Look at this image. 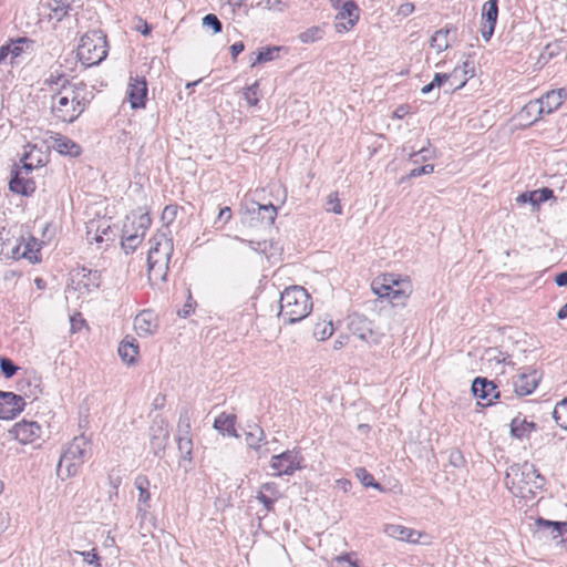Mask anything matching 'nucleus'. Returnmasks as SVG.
<instances>
[{
	"mask_svg": "<svg viewBox=\"0 0 567 567\" xmlns=\"http://www.w3.org/2000/svg\"><path fill=\"white\" fill-rule=\"evenodd\" d=\"M92 99L93 93L84 82L59 87L51 95V113L61 122L72 123L85 111Z\"/></svg>",
	"mask_w": 567,
	"mask_h": 567,
	"instance_id": "obj_1",
	"label": "nucleus"
},
{
	"mask_svg": "<svg viewBox=\"0 0 567 567\" xmlns=\"http://www.w3.org/2000/svg\"><path fill=\"white\" fill-rule=\"evenodd\" d=\"M147 252V274L150 280L165 281L168 264L174 250L173 239L164 230H159L150 239Z\"/></svg>",
	"mask_w": 567,
	"mask_h": 567,
	"instance_id": "obj_2",
	"label": "nucleus"
},
{
	"mask_svg": "<svg viewBox=\"0 0 567 567\" xmlns=\"http://www.w3.org/2000/svg\"><path fill=\"white\" fill-rule=\"evenodd\" d=\"M279 307V317L284 322H299L312 310L311 296L301 286L288 287L280 295Z\"/></svg>",
	"mask_w": 567,
	"mask_h": 567,
	"instance_id": "obj_3",
	"label": "nucleus"
},
{
	"mask_svg": "<svg viewBox=\"0 0 567 567\" xmlns=\"http://www.w3.org/2000/svg\"><path fill=\"white\" fill-rule=\"evenodd\" d=\"M76 56L86 68L99 65L107 56L106 35L101 30L86 32L80 39Z\"/></svg>",
	"mask_w": 567,
	"mask_h": 567,
	"instance_id": "obj_4",
	"label": "nucleus"
},
{
	"mask_svg": "<svg viewBox=\"0 0 567 567\" xmlns=\"http://www.w3.org/2000/svg\"><path fill=\"white\" fill-rule=\"evenodd\" d=\"M544 481L535 466L528 462L514 464L506 472V484L511 489L516 488L519 493H523L526 487L532 492V487H540Z\"/></svg>",
	"mask_w": 567,
	"mask_h": 567,
	"instance_id": "obj_5",
	"label": "nucleus"
},
{
	"mask_svg": "<svg viewBox=\"0 0 567 567\" xmlns=\"http://www.w3.org/2000/svg\"><path fill=\"white\" fill-rule=\"evenodd\" d=\"M92 449L90 440L84 436H75L60 457L58 468L66 465L69 474H74L76 467L91 457Z\"/></svg>",
	"mask_w": 567,
	"mask_h": 567,
	"instance_id": "obj_6",
	"label": "nucleus"
},
{
	"mask_svg": "<svg viewBox=\"0 0 567 567\" xmlns=\"http://www.w3.org/2000/svg\"><path fill=\"white\" fill-rule=\"evenodd\" d=\"M567 99V90L566 89H557L546 92L542 97L534 102H529L525 109L530 111H536L538 113V117L534 121L540 118L543 114H551L564 103Z\"/></svg>",
	"mask_w": 567,
	"mask_h": 567,
	"instance_id": "obj_7",
	"label": "nucleus"
},
{
	"mask_svg": "<svg viewBox=\"0 0 567 567\" xmlns=\"http://www.w3.org/2000/svg\"><path fill=\"white\" fill-rule=\"evenodd\" d=\"M302 461L303 457L298 450H287L271 457L270 467L276 476L292 475L297 470L302 468Z\"/></svg>",
	"mask_w": 567,
	"mask_h": 567,
	"instance_id": "obj_8",
	"label": "nucleus"
},
{
	"mask_svg": "<svg viewBox=\"0 0 567 567\" xmlns=\"http://www.w3.org/2000/svg\"><path fill=\"white\" fill-rule=\"evenodd\" d=\"M244 435L247 449L254 451L257 458H262L268 455V441L266 440L264 429L259 424L248 423L244 430Z\"/></svg>",
	"mask_w": 567,
	"mask_h": 567,
	"instance_id": "obj_9",
	"label": "nucleus"
},
{
	"mask_svg": "<svg viewBox=\"0 0 567 567\" xmlns=\"http://www.w3.org/2000/svg\"><path fill=\"white\" fill-rule=\"evenodd\" d=\"M348 329L359 339L369 342H378V333L374 330L373 322L363 315L352 313L348 317Z\"/></svg>",
	"mask_w": 567,
	"mask_h": 567,
	"instance_id": "obj_10",
	"label": "nucleus"
},
{
	"mask_svg": "<svg viewBox=\"0 0 567 567\" xmlns=\"http://www.w3.org/2000/svg\"><path fill=\"white\" fill-rule=\"evenodd\" d=\"M148 436L150 445L154 455H159L163 453L166 449L169 437L168 424L163 417L156 416L153 420L148 429Z\"/></svg>",
	"mask_w": 567,
	"mask_h": 567,
	"instance_id": "obj_11",
	"label": "nucleus"
},
{
	"mask_svg": "<svg viewBox=\"0 0 567 567\" xmlns=\"http://www.w3.org/2000/svg\"><path fill=\"white\" fill-rule=\"evenodd\" d=\"M134 486L138 491L136 517L143 523L151 516V493L150 480L145 475H137L134 480Z\"/></svg>",
	"mask_w": 567,
	"mask_h": 567,
	"instance_id": "obj_12",
	"label": "nucleus"
},
{
	"mask_svg": "<svg viewBox=\"0 0 567 567\" xmlns=\"http://www.w3.org/2000/svg\"><path fill=\"white\" fill-rule=\"evenodd\" d=\"M25 406L24 399L13 392L0 390V419L12 420L19 415Z\"/></svg>",
	"mask_w": 567,
	"mask_h": 567,
	"instance_id": "obj_13",
	"label": "nucleus"
},
{
	"mask_svg": "<svg viewBox=\"0 0 567 567\" xmlns=\"http://www.w3.org/2000/svg\"><path fill=\"white\" fill-rule=\"evenodd\" d=\"M542 379V373L536 369L527 368L513 380L514 392L519 396L532 394Z\"/></svg>",
	"mask_w": 567,
	"mask_h": 567,
	"instance_id": "obj_14",
	"label": "nucleus"
},
{
	"mask_svg": "<svg viewBox=\"0 0 567 567\" xmlns=\"http://www.w3.org/2000/svg\"><path fill=\"white\" fill-rule=\"evenodd\" d=\"M10 434L21 444H31L41 437L42 427L35 421L22 420L13 425Z\"/></svg>",
	"mask_w": 567,
	"mask_h": 567,
	"instance_id": "obj_15",
	"label": "nucleus"
},
{
	"mask_svg": "<svg viewBox=\"0 0 567 567\" xmlns=\"http://www.w3.org/2000/svg\"><path fill=\"white\" fill-rule=\"evenodd\" d=\"M389 289L386 299L392 307H404L412 293L411 281L408 278L401 279L396 275H393V285H390Z\"/></svg>",
	"mask_w": 567,
	"mask_h": 567,
	"instance_id": "obj_16",
	"label": "nucleus"
},
{
	"mask_svg": "<svg viewBox=\"0 0 567 567\" xmlns=\"http://www.w3.org/2000/svg\"><path fill=\"white\" fill-rule=\"evenodd\" d=\"M359 11L354 0L346 1L336 17V30L343 32L352 29L359 20Z\"/></svg>",
	"mask_w": 567,
	"mask_h": 567,
	"instance_id": "obj_17",
	"label": "nucleus"
},
{
	"mask_svg": "<svg viewBox=\"0 0 567 567\" xmlns=\"http://www.w3.org/2000/svg\"><path fill=\"white\" fill-rule=\"evenodd\" d=\"M42 14L56 22L70 16L74 11V0H45L42 3Z\"/></svg>",
	"mask_w": 567,
	"mask_h": 567,
	"instance_id": "obj_18",
	"label": "nucleus"
},
{
	"mask_svg": "<svg viewBox=\"0 0 567 567\" xmlns=\"http://www.w3.org/2000/svg\"><path fill=\"white\" fill-rule=\"evenodd\" d=\"M472 392L475 398L486 401L485 405H491L494 399L499 398V391H497L494 382L482 377L473 380Z\"/></svg>",
	"mask_w": 567,
	"mask_h": 567,
	"instance_id": "obj_19",
	"label": "nucleus"
},
{
	"mask_svg": "<svg viewBox=\"0 0 567 567\" xmlns=\"http://www.w3.org/2000/svg\"><path fill=\"white\" fill-rule=\"evenodd\" d=\"M498 17V4L495 2H485L482 10V38L487 42L491 40Z\"/></svg>",
	"mask_w": 567,
	"mask_h": 567,
	"instance_id": "obj_20",
	"label": "nucleus"
},
{
	"mask_svg": "<svg viewBox=\"0 0 567 567\" xmlns=\"http://www.w3.org/2000/svg\"><path fill=\"white\" fill-rule=\"evenodd\" d=\"M147 100V82L145 78H131L128 89V101L132 109H141L145 106Z\"/></svg>",
	"mask_w": 567,
	"mask_h": 567,
	"instance_id": "obj_21",
	"label": "nucleus"
},
{
	"mask_svg": "<svg viewBox=\"0 0 567 567\" xmlns=\"http://www.w3.org/2000/svg\"><path fill=\"white\" fill-rule=\"evenodd\" d=\"M50 147H52L61 155L78 157L82 153L81 146L68 136L55 133L54 135L50 136Z\"/></svg>",
	"mask_w": 567,
	"mask_h": 567,
	"instance_id": "obj_22",
	"label": "nucleus"
},
{
	"mask_svg": "<svg viewBox=\"0 0 567 567\" xmlns=\"http://www.w3.org/2000/svg\"><path fill=\"white\" fill-rule=\"evenodd\" d=\"M457 34V28L450 24L434 32L431 37L430 45L441 53L450 48V41L454 40Z\"/></svg>",
	"mask_w": 567,
	"mask_h": 567,
	"instance_id": "obj_23",
	"label": "nucleus"
},
{
	"mask_svg": "<svg viewBox=\"0 0 567 567\" xmlns=\"http://www.w3.org/2000/svg\"><path fill=\"white\" fill-rule=\"evenodd\" d=\"M63 561L65 564H72V565H95V567H101V564L99 563V556L96 554L95 548H92L91 550H73L68 551L65 556L63 557Z\"/></svg>",
	"mask_w": 567,
	"mask_h": 567,
	"instance_id": "obj_24",
	"label": "nucleus"
},
{
	"mask_svg": "<svg viewBox=\"0 0 567 567\" xmlns=\"http://www.w3.org/2000/svg\"><path fill=\"white\" fill-rule=\"evenodd\" d=\"M385 534L398 540L416 544L420 540L421 533L405 526L389 524L384 529Z\"/></svg>",
	"mask_w": 567,
	"mask_h": 567,
	"instance_id": "obj_25",
	"label": "nucleus"
},
{
	"mask_svg": "<svg viewBox=\"0 0 567 567\" xmlns=\"http://www.w3.org/2000/svg\"><path fill=\"white\" fill-rule=\"evenodd\" d=\"M554 190L548 187H543L533 192H525L517 196L516 200L520 204H530L533 207H538L542 203L554 198Z\"/></svg>",
	"mask_w": 567,
	"mask_h": 567,
	"instance_id": "obj_26",
	"label": "nucleus"
},
{
	"mask_svg": "<svg viewBox=\"0 0 567 567\" xmlns=\"http://www.w3.org/2000/svg\"><path fill=\"white\" fill-rule=\"evenodd\" d=\"M117 352L124 363L133 365L136 363L138 354V342L134 338L125 337V339L120 342Z\"/></svg>",
	"mask_w": 567,
	"mask_h": 567,
	"instance_id": "obj_27",
	"label": "nucleus"
},
{
	"mask_svg": "<svg viewBox=\"0 0 567 567\" xmlns=\"http://www.w3.org/2000/svg\"><path fill=\"white\" fill-rule=\"evenodd\" d=\"M241 243L248 245V247L257 252L264 254L267 258L276 256L280 251V247L277 243L268 239L254 240V239H240Z\"/></svg>",
	"mask_w": 567,
	"mask_h": 567,
	"instance_id": "obj_28",
	"label": "nucleus"
},
{
	"mask_svg": "<svg viewBox=\"0 0 567 567\" xmlns=\"http://www.w3.org/2000/svg\"><path fill=\"white\" fill-rule=\"evenodd\" d=\"M235 424L236 415L223 412L215 419L214 429L221 434H228L229 436L238 439L239 434L235 429Z\"/></svg>",
	"mask_w": 567,
	"mask_h": 567,
	"instance_id": "obj_29",
	"label": "nucleus"
},
{
	"mask_svg": "<svg viewBox=\"0 0 567 567\" xmlns=\"http://www.w3.org/2000/svg\"><path fill=\"white\" fill-rule=\"evenodd\" d=\"M79 275L81 276L79 286L83 287L86 291L97 289L101 286L102 277L99 270L82 267Z\"/></svg>",
	"mask_w": 567,
	"mask_h": 567,
	"instance_id": "obj_30",
	"label": "nucleus"
},
{
	"mask_svg": "<svg viewBox=\"0 0 567 567\" xmlns=\"http://www.w3.org/2000/svg\"><path fill=\"white\" fill-rule=\"evenodd\" d=\"M536 430V423L529 422L525 417L520 419L519 416H516L511 422V434L513 437H516L518 440L528 437L530 433Z\"/></svg>",
	"mask_w": 567,
	"mask_h": 567,
	"instance_id": "obj_31",
	"label": "nucleus"
},
{
	"mask_svg": "<svg viewBox=\"0 0 567 567\" xmlns=\"http://www.w3.org/2000/svg\"><path fill=\"white\" fill-rule=\"evenodd\" d=\"M152 224V218L148 213H141L140 215L133 214V218L130 223H125L124 226L131 228L132 234H136L138 239L143 240L147 229Z\"/></svg>",
	"mask_w": 567,
	"mask_h": 567,
	"instance_id": "obj_32",
	"label": "nucleus"
},
{
	"mask_svg": "<svg viewBox=\"0 0 567 567\" xmlns=\"http://www.w3.org/2000/svg\"><path fill=\"white\" fill-rule=\"evenodd\" d=\"M9 189L12 193L22 195V196H31L37 189V185L34 181H24L21 176H16L11 173V178L9 182Z\"/></svg>",
	"mask_w": 567,
	"mask_h": 567,
	"instance_id": "obj_33",
	"label": "nucleus"
},
{
	"mask_svg": "<svg viewBox=\"0 0 567 567\" xmlns=\"http://www.w3.org/2000/svg\"><path fill=\"white\" fill-rule=\"evenodd\" d=\"M390 285H393V274H385L372 281L371 289L380 299H386Z\"/></svg>",
	"mask_w": 567,
	"mask_h": 567,
	"instance_id": "obj_34",
	"label": "nucleus"
},
{
	"mask_svg": "<svg viewBox=\"0 0 567 567\" xmlns=\"http://www.w3.org/2000/svg\"><path fill=\"white\" fill-rule=\"evenodd\" d=\"M254 214H257L258 218L261 219V223L265 227L270 228V226L275 223L277 217V208L272 204L260 205L257 204L256 208L251 210Z\"/></svg>",
	"mask_w": 567,
	"mask_h": 567,
	"instance_id": "obj_35",
	"label": "nucleus"
},
{
	"mask_svg": "<svg viewBox=\"0 0 567 567\" xmlns=\"http://www.w3.org/2000/svg\"><path fill=\"white\" fill-rule=\"evenodd\" d=\"M141 243L142 240L138 239V236H136V234H132L131 228L128 226H123L121 247L126 255L133 254Z\"/></svg>",
	"mask_w": 567,
	"mask_h": 567,
	"instance_id": "obj_36",
	"label": "nucleus"
},
{
	"mask_svg": "<svg viewBox=\"0 0 567 567\" xmlns=\"http://www.w3.org/2000/svg\"><path fill=\"white\" fill-rule=\"evenodd\" d=\"M134 327L138 332L151 334L155 331L156 323L150 311H143L135 317Z\"/></svg>",
	"mask_w": 567,
	"mask_h": 567,
	"instance_id": "obj_37",
	"label": "nucleus"
},
{
	"mask_svg": "<svg viewBox=\"0 0 567 567\" xmlns=\"http://www.w3.org/2000/svg\"><path fill=\"white\" fill-rule=\"evenodd\" d=\"M11 60L10 63L13 64L14 60L20 58L28 50H32L34 41L29 38H18L17 40H11Z\"/></svg>",
	"mask_w": 567,
	"mask_h": 567,
	"instance_id": "obj_38",
	"label": "nucleus"
},
{
	"mask_svg": "<svg viewBox=\"0 0 567 567\" xmlns=\"http://www.w3.org/2000/svg\"><path fill=\"white\" fill-rule=\"evenodd\" d=\"M43 84L54 93L59 90V87L71 86L74 83H71L68 76L63 73L51 72L49 76L44 79Z\"/></svg>",
	"mask_w": 567,
	"mask_h": 567,
	"instance_id": "obj_39",
	"label": "nucleus"
},
{
	"mask_svg": "<svg viewBox=\"0 0 567 567\" xmlns=\"http://www.w3.org/2000/svg\"><path fill=\"white\" fill-rule=\"evenodd\" d=\"M43 166H45V159L39 157L37 158V163L29 162L27 165L16 166L11 173L18 177H23L24 181H33V178L30 176L32 171L42 168Z\"/></svg>",
	"mask_w": 567,
	"mask_h": 567,
	"instance_id": "obj_40",
	"label": "nucleus"
},
{
	"mask_svg": "<svg viewBox=\"0 0 567 567\" xmlns=\"http://www.w3.org/2000/svg\"><path fill=\"white\" fill-rule=\"evenodd\" d=\"M551 415L559 427L567 431V398L559 401L551 411Z\"/></svg>",
	"mask_w": 567,
	"mask_h": 567,
	"instance_id": "obj_41",
	"label": "nucleus"
},
{
	"mask_svg": "<svg viewBox=\"0 0 567 567\" xmlns=\"http://www.w3.org/2000/svg\"><path fill=\"white\" fill-rule=\"evenodd\" d=\"M334 328L332 320H322L317 322L313 328V337L317 340L324 341L333 334Z\"/></svg>",
	"mask_w": 567,
	"mask_h": 567,
	"instance_id": "obj_42",
	"label": "nucleus"
},
{
	"mask_svg": "<svg viewBox=\"0 0 567 567\" xmlns=\"http://www.w3.org/2000/svg\"><path fill=\"white\" fill-rule=\"evenodd\" d=\"M546 523H555L554 520H548L545 518H537L536 519V533L542 534V536L550 537L554 540L559 542L560 540V533L558 534L556 529H554V526L546 525Z\"/></svg>",
	"mask_w": 567,
	"mask_h": 567,
	"instance_id": "obj_43",
	"label": "nucleus"
},
{
	"mask_svg": "<svg viewBox=\"0 0 567 567\" xmlns=\"http://www.w3.org/2000/svg\"><path fill=\"white\" fill-rule=\"evenodd\" d=\"M280 50V47H266L259 49L255 61L251 63V66H255L258 63H265L275 60L278 56Z\"/></svg>",
	"mask_w": 567,
	"mask_h": 567,
	"instance_id": "obj_44",
	"label": "nucleus"
},
{
	"mask_svg": "<svg viewBox=\"0 0 567 567\" xmlns=\"http://www.w3.org/2000/svg\"><path fill=\"white\" fill-rule=\"evenodd\" d=\"M177 432L178 437L186 436L192 437V423H190V415L188 410H183L179 413V419L177 423Z\"/></svg>",
	"mask_w": 567,
	"mask_h": 567,
	"instance_id": "obj_45",
	"label": "nucleus"
},
{
	"mask_svg": "<svg viewBox=\"0 0 567 567\" xmlns=\"http://www.w3.org/2000/svg\"><path fill=\"white\" fill-rule=\"evenodd\" d=\"M355 476L365 487H373L375 489L382 491V486L378 483L373 475L369 473L364 467L355 468Z\"/></svg>",
	"mask_w": 567,
	"mask_h": 567,
	"instance_id": "obj_46",
	"label": "nucleus"
},
{
	"mask_svg": "<svg viewBox=\"0 0 567 567\" xmlns=\"http://www.w3.org/2000/svg\"><path fill=\"white\" fill-rule=\"evenodd\" d=\"M93 225H94V223L92 221L87 226V239L89 240L92 239V240H94L96 243H102L103 240H109L110 239V235L113 234V230L111 229L110 226L101 227L99 225L96 227V229H95L94 235L91 237Z\"/></svg>",
	"mask_w": 567,
	"mask_h": 567,
	"instance_id": "obj_47",
	"label": "nucleus"
},
{
	"mask_svg": "<svg viewBox=\"0 0 567 567\" xmlns=\"http://www.w3.org/2000/svg\"><path fill=\"white\" fill-rule=\"evenodd\" d=\"M177 447L181 453V457L186 461L193 458V441L192 437L182 436L177 439Z\"/></svg>",
	"mask_w": 567,
	"mask_h": 567,
	"instance_id": "obj_48",
	"label": "nucleus"
},
{
	"mask_svg": "<svg viewBox=\"0 0 567 567\" xmlns=\"http://www.w3.org/2000/svg\"><path fill=\"white\" fill-rule=\"evenodd\" d=\"M323 35V30L320 27H311L299 34L302 43H312L320 40Z\"/></svg>",
	"mask_w": 567,
	"mask_h": 567,
	"instance_id": "obj_49",
	"label": "nucleus"
},
{
	"mask_svg": "<svg viewBox=\"0 0 567 567\" xmlns=\"http://www.w3.org/2000/svg\"><path fill=\"white\" fill-rule=\"evenodd\" d=\"M179 207L176 204L166 205L162 213V220L165 223L166 233L168 234V226L173 224L178 214Z\"/></svg>",
	"mask_w": 567,
	"mask_h": 567,
	"instance_id": "obj_50",
	"label": "nucleus"
},
{
	"mask_svg": "<svg viewBox=\"0 0 567 567\" xmlns=\"http://www.w3.org/2000/svg\"><path fill=\"white\" fill-rule=\"evenodd\" d=\"M0 370L6 379H10L17 373L19 367L10 358L0 357Z\"/></svg>",
	"mask_w": 567,
	"mask_h": 567,
	"instance_id": "obj_51",
	"label": "nucleus"
},
{
	"mask_svg": "<svg viewBox=\"0 0 567 567\" xmlns=\"http://www.w3.org/2000/svg\"><path fill=\"white\" fill-rule=\"evenodd\" d=\"M258 89H259V82L256 81L251 85H249L244 92V99L251 106L257 105L259 102V97L257 96Z\"/></svg>",
	"mask_w": 567,
	"mask_h": 567,
	"instance_id": "obj_52",
	"label": "nucleus"
},
{
	"mask_svg": "<svg viewBox=\"0 0 567 567\" xmlns=\"http://www.w3.org/2000/svg\"><path fill=\"white\" fill-rule=\"evenodd\" d=\"M203 25L210 28L215 34L221 32L223 30V23L214 13H208L203 18Z\"/></svg>",
	"mask_w": 567,
	"mask_h": 567,
	"instance_id": "obj_53",
	"label": "nucleus"
},
{
	"mask_svg": "<svg viewBox=\"0 0 567 567\" xmlns=\"http://www.w3.org/2000/svg\"><path fill=\"white\" fill-rule=\"evenodd\" d=\"M324 207H326L327 212H331V213H334L337 215L342 214V206L340 205V202H339V198H338V193H331L327 197V202H326V206Z\"/></svg>",
	"mask_w": 567,
	"mask_h": 567,
	"instance_id": "obj_54",
	"label": "nucleus"
},
{
	"mask_svg": "<svg viewBox=\"0 0 567 567\" xmlns=\"http://www.w3.org/2000/svg\"><path fill=\"white\" fill-rule=\"evenodd\" d=\"M44 158L47 161V156L41 152L40 148L33 146L29 152H25L21 158V165H27L29 162L37 163V158Z\"/></svg>",
	"mask_w": 567,
	"mask_h": 567,
	"instance_id": "obj_55",
	"label": "nucleus"
},
{
	"mask_svg": "<svg viewBox=\"0 0 567 567\" xmlns=\"http://www.w3.org/2000/svg\"><path fill=\"white\" fill-rule=\"evenodd\" d=\"M451 85L455 84L454 90L461 89L465 85L468 78L461 74V68L456 66L451 73H449Z\"/></svg>",
	"mask_w": 567,
	"mask_h": 567,
	"instance_id": "obj_56",
	"label": "nucleus"
},
{
	"mask_svg": "<svg viewBox=\"0 0 567 567\" xmlns=\"http://www.w3.org/2000/svg\"><path fill=\"white\" fill-rule=\"evenodd\" d=\"M449 463L456 468L463 467L466 463L463 453L458 449H452L449 454Z\"/></svg>",
	"mask_w": 567,
	"mask_h": 567,
	"instance_id": "obj_57",
	"label": "nucleus"
},
{
	"mask_svg": "<svg viewBox=\"0 0 567 567\" xmlns=\"http://www.w3.org/2000/svg\"><path fill=\"white\" fill-rule=\"evenodd\" d=\"M35 241L28 243L25 245L24 251L22 252V257L29 259L32 264H37L41 260L39 249H34Z\"/></svg>",
	"mask_w": 567,
	"mask_h": 567,
	"instance_id": "obj_58",
	"label": "nucleus"
},
{
	"mask_svg": "<svg viewBox=\"0 0 567 567\" xmlns=\"http://www.w3.org/2000/svg\"><path fill=\"white\" fill-rule=\"evenodd\" d=\"M434 172V165L432 164H425L421 167L413 168L408 175V178L419 177L421 175H429Z\"/></svg>",
	"mask_w": 567,
	"mask_h": 567,
	"instance_id": "obj_59",
	"label": "nucleus"
},
{
	"mask_svg": "<svg viewBox=\"0 0 567 567\" xmlns=\"http://www.w3.org/2000/svg\"><path fill=\"white\" fill-rule=\"evenodd\" d=\"M256 498L264 505L267 512L274 511L276 498L267 496L262 491L257 493Z\"/></svg>",
	"mask_w": 567,
	"mask_h": 567,
	"instance_id": "obj_60",
	"label": "nucleus"
},
{
	"mask_svg": "<svg viewBox=\"0 0 567 567\" xmlns=\"http://www.w3.org/2000/svg\"><path fill=\"white\" fill-rule=\"evenodd\" d=\"M546 525L554 526V529H556L558 534L560 533L559 543L567 542V522L546 523Z\"/></svg>",
	"mask_w": 567,
	"mask_h": 567,
	"instance_id": "obj_61",
	"label": "nucleus"
},
{
	"mask_svg": "<svg viewBox=\"0 0 567 567\" xmlns=\"http://www.w3.org/2000/svg\"><path fill=\"white\" fill-rule=\"evenodd\" d=\"M497 351V349H489L487 353L491 355L489 359L496 360L498 363H507L511 364L512 362L507 361L508 354L503 353L498 351V354H494Z\"/></svg>",
	"mask_w": 567,
	"mask_h": 567,
	"instance_id": "obj_62",
	"label": "nucleus"
},
{
	"mask_svg": "<svg viewBox=\"0 0 567 567\" xmlns=\"http://www.w3.org/2000/svg\"><path fill=\"white\" fill-rule=\"evenodd\" d=\"M137 22L138 24L135 27V29L143 35H150L152 32V25L141 18H138Z\"/></svg>",
	"mask_w": 567,
	"mask_h": 567,
	"instance_id": "obj_63",
	"label": "nucleus"
},
{
	"mask_svg": "<svg viewBox=\"0 0 567 567\" xmlns=\"http://www.w3.org/2000/svg\"><path fill=\"white\" fill-rule=\"evenodd\" d=\"M414 11V4L411 2H405L399 7L398 14L402 17H408Z\"/></svg>",
	"mask_w": 567,
	"mask_h": 567,
	"instance_id": "obj_64",
	"label": "nucleus"
}]
</instances>
